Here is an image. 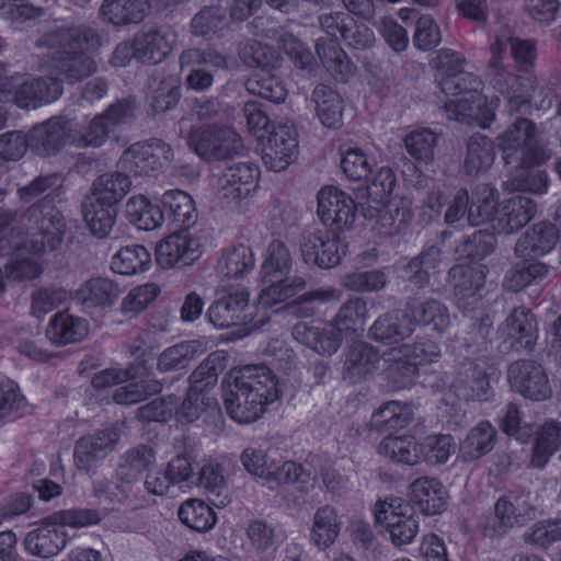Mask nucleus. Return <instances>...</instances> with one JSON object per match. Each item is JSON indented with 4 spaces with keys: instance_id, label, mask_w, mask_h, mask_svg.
Returning <instances> with one entry per match:
<instances>
[{
    "instance_id": "nucleus-1",
    "label": "nucleus",
    "mask_w": 561,
    "mask_h": 561,
    "mask_svg": "<svg viewBox=\"0 0 561 561\" xmlns=\"http://www.w3.org/2000/svg\"><path fill=\"white\" fill-rule=\"evenodd\" d=\"M103 45L99 31L85 24L44 33L38 48H46L56 71L69 83H76L96 71L92 54Z\"/></svg>"
},
{
    "instance_id": "nucleus-2",
    "label": "nucleus",
    "mask_w": 561,
    "mask_h": 561,
    "mask_svg": "<svg viewBox=\"0 0 561 561\" xmlns=\"http://www.w3.org/2000/svg\"><path fill=\"white\" fill-rule=\"evenodd\" d=\"M497 145L506 164L517 163L520 179L507 182V188L514 191L545 193L548 176L545 172H529L527 169L539 165L551 158L550 150L536 144V125L519 117L497 136Z\"/></svg>"
},
{
    "instance_id": "nucleus-3",
    "label": "nucleus",
    "mask_w": 561,
    "mask_h": 561,
    "mask_svg": "<svg viewBox=\"0 0 561 561\" xmlns=\"http://www.w3.org/2000/svg\"><path fill=\"white\" fill-rule=\"evenodd\" d=\"M11 228L23 237L15 248H24L33 254L54 251L62 241L66 224L62 214L50 204L49 197L41 198L18 214L0 211V231Z\"/></svg>"
},
{
    "instance_id": "nucleus-4",
    "label": "nucleus",
    "mask_w": 561,
    "mask_h": 561,
    "mask_svg": "<svg viewBox=\"0 0 561 561\" xmlns=\"http://www.w3.org/2000/svg\"><path fill=\"white\" fill-rule=\"evenodd\" d=\"M224 394L227 413L238 423H252L265 412L267 404L279 398L275 375L264 365L240 368Z\"/></svg>"
},
{
    "instance_id": "nucleus-5",
    "label": "nucleus",
    "mask_w": 561,
    "mask_h": 561,
    "mask_svg": "<svg viewBox=\"0 0 561 561\" xmlns=\"http://www.w3.org/2000/svg\"><path fill=\"white\" fill-rule=\"evenodd\" d=\"M181 70L188 68L184 84L195 92L209 90L215 81L214 71L228 70L229 59L211 45L190 47L179 56Z\"/></svg>"
},
{
    "instance_id": "nucleus-6",
    "label": "nucleus",
    "mask_w": 561,
    "mask_h": 561,
    "mask_svg": "<svg viewBox=\"0 0 561 561\" xmlns=\"http://www.w3.org/2000/svg\"><path fill=\"white\" fill-rule=\"evenodd\" d=\"M535 506L529 492H510L494 505V514L488 516L482 531L485 537L501 538L516 526H523L534 517Z\"/></svg>"
},
{
    "instance_id": "nucleus-7",
    "label": "nucleus",
    "mask_w": 561,
    "mask_h": 561,
    "mask_svg": "<svg viewBox=\"0 0 561 561\" xmlns=\"http://www.w3.org/2000/svg\"><path fill=\"white\" fill-rule=\"evenodd\" d=\"M187 144L206 160L230 159L243 149L240 136L232 128L217 125L192 128Z\"/></svg>"
},
{
    "instance_id": "nucleus-8",
    "label": "nucleus",
    "mask_w": 561,
    "mask_h": 561,
    "mask_svg": "<svg viewBox=\"0 0 561 561\" xmlns=\"http://www.w3.org/2000/svg\"><path fill=\"white\" fill-rule=\"evenodd\" d=\"M497 335L501 351L533 353L539 336L537 318L529 308L515 307L499 325Z\"/></svg>"
},
{
    "instance_id": "nucleus-9",
    "label": "nucleus",
    "mask_w": 561,
    "mask_h": 561,
    "mask_svg": "<svg viewBox=\"0 0 561 561\" xmlns=\"http://www.w3.org/2000/svg\"><path fill=\"white\" fill-rule=\"evenodd\" d=\"M173 160V150L161 139L152 138L136 142L126 149L119 159L124 172L135 175H153Z\"/></svg>"
},
{
    "instance_id": "nucleus-10",
    "label": "nucleus",
    "mask_w": 561,
    "mask_h": 561,
    "mask_svg": "<svg viewBox=\"0 0 561 561\" xmlns=\"http://www.w3.org/2000/svg\"><path fill=\"white\" fill-rule=\"evenodd\" d=\"M511 388L526 399L545 401L552 396L549 377L543 366L533 359H518L507 369Z\"/></svg>"
},
{
    "instance_id": "nucleus-11",
    "label": "nucleus",
    "mask_w": 561,
    "mask_h": 561,
    "mask_svg": "<svg viewBox=\"0 0 561 561\" xmlns=\"http://www.w3.org/2000/svg\"><path fill=\"white\" fill-rule=\"evenodd\" d=\"M347 247L329 231H312L305 233L300 241V252L304 262L320 268H332L340 264L346 255Z\"/></svg>"
},
{
    "instance_id": "nucleus-12",
    "label": "nucleus",
    "mask_w": 561,
    "mask_h": 561,
    "mask_svg": "<svg viewBox=\"0 0 561 561\" xmlns=\"http://www.w3.org/2000/svg\"><path fill=\"white\" fill-rule=\"evenodd\" d=\"M75 121L58 116L33 127L28 134L30 148L39 156L58 152L66 144L76 146Z\"/></svg>"
},
{
    "instance_id": "nucleus-13",
    "label": "nucleus",
    "mask_w": 561,
    "mask_h": 561,
    "mask_svg": "<svg viewBox=\"0 0 561 561\" xmlns=\"http://www.w3.org/2000/svg\"><path fill=\"white\" fill-rule=\"evenodd\" d=\"M154 463L156 453L146 444L131 447L119 457L116 468V489L121 492L118 501L128 497L131 484L139 481L145 472L148 473Z\"/></svg>"
},
{
    "instance_id": "nucleus-14",
    "label": "nucleus",
    "mask_w": 561,
    "mask_h": 561,
    "mask_svg": "<svg viewBox=\"0 0 561 561\" xmlns=\"http://www.w3.org/2000/svg\"><path fill=\"white\" fill-rule=\"evenodd\" d=\"M298 153V133L293 124L274 127L263 150V161L275 172L285 170Z\"/></svg>"
},
{
    "instance_id": "nucleus-15",
    "label": "nucleus",
    "mask_w": 561,
    "mask_h": 561,
    "mask_svg": "<svg viewBox=\"0 0 561 561\" xmlns=\"http://www.w3.org/2000/svg\"><path fill=\"white\" fill-rule=\"evenodd\" d=\"M119 440L116 428H105L81 437L75 447V461L80 470L90 471L112 453Z\"/></svg>"
},
{
    "instance_id": "nucleus-16",
    "label": "nucleus",
    "mask_w": 561,
    "mask_h": 561,
    "mask_svg": "<svg viewBox=\"0 0 561 561\" xmlns=\"http://www.w3.org/2000/svg\"><path fill=\"white\" fill-rule=\"evenodd\" d=\"M249 293L245 288H233L215 300L207 310L209 322L218 329H227L247 321Z\"/></svg>"
},
{
    "instance_id": "nucleus-17",
    "label": "nucleus",
    "mask_w": 561,
    "mask_h": 561,
    "mask_svg": "<svg viewBox=\"0 0 561 561\" xmlns=\"http://www.w3.org/2000/svg\"><path fill=\"white\" fill-rule=\"evenodd\" d=\"M198 255L197 242L183 230L170 234L156 248V260L162 268L190 265Z\"/></svg>"
},
{
    "instance_id": "nucleus-18",
    "label": "nucleus",
    "mask_w": 561,
    "mask_h": 561,
    "mask_svg": "<svg viewBox=\"0 0 561 561\" xmlns=\"http://www.w3.org/2000/svg\"><path fill=\"white\" fill-rule=\"evenodd\" d=\"M537 204L527 195H515L504 201L496 210L494 228L505 234L520 230L535 216Z\"/></svg>"
},
{
    "instance_id": "nucleus-19",
    "label": "nucleus",
    "mask_w": 561,
    "mask_h": 561,
    "mask_svg": "<svg viewBox=\"0 0 561 561\" xmlns=\"http://www.w3.org/2000/svg\"><path fill=\"white\" fill-rule=\"evenodd\" d=\"M456 394L466 401H488L492 388L484 367L468 360L460 364L453 382Z\"/></svg>"
},
{
    "instance_id": "nucleus-20",
    "label": "nucleus",
    "mask_w": 561,
    "mask_h": 561,
    "mask_svg": "<svg viewBox=\"0 0 561 561\" xmlns=\"http://www.w3.org/2000/svg\"><path fill=\"white\" fill-rule=\"evenodd\" d=\"M405 309L413 330L416 325H422L442 334L450 325L448 308L435 298L410 297L405 302Z\"/></svg>"
},
{
    "instance_id": "nucleus-21",
    "label": "nucleus",
    "mask_w": 561,
    "mask_h": 561,
    "mask_svg": "<svg viewBox=\"0 0 561 561\" xmlns=\"http://www.w3.org/2000/svg\"><path fill=\"white\" fill-rule=\"evenodd\" d=\"M257 175L259 169L252 163H233L219 176L218 190L224 198L239 202L254 190Z\"/></svg>"
},
{
    "instance_id": "nucleus-22",
    "label": "nucleus",
    "mask_w": 561,
    "mask_h": 561,
    "mask_svg": "<svg viewBox=\"0 0 561 561\" xmlns=\"http://www.w3.org/2000/svg\"><path fill=\"white\" fill-rule=\"evenodd\" d=\"M67 540V534L61 526L43 523L26 534L23 545L28 554L49 559L57 556L66 547Z\"/></svg>"
},
{
    "instance_id": "nucleus-23",
    "label": "nucleus",
    "mask_w": 561,
    "mask_h": 561,
    "mask_svg": "<svg viewBox=\"0 0 561 561\" xmlns=\"http://www.w3.org/2000/svg\"><path fill=\"white\" fill-rule=\"evenodd\" d=\"M410 503L426 516L442 513L447 505V491L436 478L421 477L410 484Z\"/></svg>"
},
{
    "instance_id": "nucleus-24",
    "label": "nucleus",
    "mask_w": 561,
    "mask_h": 561,
    "mask_svg": "<svg viewBox=\"0 0 561 561\" xmlns=\"http://www.w3.org/2000/svg\"><path fill=\"white\" fill-rule=\"evenodd\" d=\"M559 239V229L553 224L538 222L518 238L514 252L525 260L542 256L556 247Z\"/></svg>"
},
{
    "instance_id": "nucleus-25",
    "label": "nucleus",
    "mask_w": 561,
    "mask_h": 561,
    "mask_svg": "<svg viewBox=\"0 0 561 561\" xmlns=\"http://www.w3.org/2000/svg\"><path fill=\"white\" fill-rule=\"evenodd\" d=\"M293 335L320 355L328 356L340 348L343 340L342 332L333 323L323 327L297 323L293 329Z\"/></svg>"
},
{
    "instance_id": "nucleus-26",
    "label": "nucleus",
    "mask_w": 561,
    "mask_h": 561,
    "mask_svg": "<svg viewBox=\"0 0 561 561\" xmlns=\"http://www.w3.org/2000/svg\"><path fill=\"white\" fill-rule=\"evenodd\" d=\"M380 356L375 347L364 342L352 344L346 353L343 378L357 383L370 376L378 367Z\"/></svg>"
},
{
    "instance_id": "nucleus-27",
    "label": "nucleus",
    "mask_w": 561,
    "mask_h": 561,
    "mask_svg": "<svg viewBox=\"0 0 561 561\" xmlns=\"http://www.w3.org/2000/svg\"><path fill=\"white\" fill-rule=\"evenodd\" d=\"M341 527L337 511L329 504L320 506L312 516L309 540L318 550L324 551L336 541Z\"/></svg>"
},
{
    "instance_id": "nucleus-28",
    "label": "nucleus",
    "mask_w": 561,
    "mask_h": 561,
    "mask_svg": "<svg viewBox=\"0 0 561 561\" xmlns=\"http://www.w3.org/2000/svg\"><path fill=\"white\" fill-rule=\"evenodd\" d=\"M413 332L412 322L404 308L380 316L371 325L369 336L382 343H397Z\"/></svg>"
},
{
    "instance_id": "nucleus-29",
    "label": "nucleus",
    "mask_w": 561,
    "mask_h": 561,
    "mask_svg": "<svg viewBox=\"0 0 561 561\" xmlns=\"http://www.w3.org/2000/svg\"><path fill=\"white\" fill-rule=\"evenodd\" d=\"M368 219L376 218L374 230L381 237H392L403 232L412 220V213L405 207L396 204L380 208L369 206L364 211Z\"/></svg>"
},
{
    "instance_id": "nucleus-30",
    "label": "nucleus",
    "mask_w": 561,
    "mask_h": 561,
    "mask_svg": "<svg viewBox=\"0 0 561 561\" xmlns=\"http://www.w3.org/2000/svg\"><path fill=\"white\" fill-rule=\"evenodd\" d=\"M89 333L85 319L67 311L57 312L49 321L46 336L57 345H66L82 341Z\"/></svg>"
},
{
    "instance_id": "nucleus-31",
    "label": "nucleus",
    "mask_w": 561,
    "mask_h": 561,
    "mask_svg": "<svg viewBox=\"0 0 561 561\" xmlns=\"http://www.w3.org/2000/svg\"><path fill=\"white\" fill-rule=\"evenodd\" d=\"M440 262L442 250L438 247L430 245L425 248L403 265L402 273L405 282L419 289L426 287Z\"/></svg>"
},
{
    "instance_id": "nucleus-32",
    "label": "nucleus",
    "mask_w": 561,
    "mask_h": 561,
    "mask_svg": "<svg viewBox=\"0 0 561 561\" xmlns=\"http://www.w3.org/2000/svg\"><path fill=\"white\" fill-rule=\"evenodd\" d=\"M170 51L171 44L161 28L141 30L134 37V55L141 62H161Z\"/></svg>"
},
{
    "instance_id": "nucleus-33",
    "label": "nucleus",
    "mask_w": 561,
    "mask_h": 561,
    "mask_svg": "<svg viewBox=\"0 0 561 561\" xmlns=\"http://www.w3.org/2000/svg\"><path fill=\"white\" fill-rule=\"evenodd\" d=\"M150 10V0H104L101 14L107 22L124 26L140 23Z\"/></svg>"
},
{
    "instance_id": "nucleus-34",
    "label": "nucleus",
    "mask_w": 561,
    "mask_h": 561,
    "mask_svg": "<svg viewBox=\"0 0 561 561\" xmlns=\"http://www.w3.org/2000/svg\"><path fill=\"white\" fill-rule=\"evenodd\" d=\"M117 284L105 277H94L84 282L76 291L77 301L85 309L105 308L119 296Z\"/></svg>"
},
{
    "instance_id": "nucleus-35",
    "label": "nucleus",
    "mask_w": 561,
    "mask_h": 561,
    "mask_svg": "<svg viewBox=\"0 0 561 561\" xmlns=\"http://www.w3.org/2000/svg\"><path fill=\"white\" fill-rule=\"evenodd\" d=\"M164 216L178 225L181 230L187 231L197 218L193 198L181 190L167 191L161 198Z\"/></svg>"
},
{
    "instance_id": "nucleus-36",
    "label": "nucleus",
    "mask_w": 561,
    "mask_h": 561,
    "mask_svg": "<svg viewBox=\"0 0 561 561\" xmlns=\"http://www.w3.org/2000/svg\"><path fill=\"white\" fill-rule=\"evenodd\" d=\"M317 54L327 71L337 81L345 82L354 72V65L335 41L319 39Z\"/></svg>"
},
{
    "instance_id": "nucleus-37",
    "label": "nucleus",
    "mask_w": 561,
    "mask_h": 561,
    "mask_svg": "<svg viewBox=\"0 0 561 561\" xmlns=\"http://www.w3.org/2000/svg\"><path fill=\"white\" fill-rule=\"evenodd\" d=\"M82 215L92 234L98 238L106 237L112 230L116 209L113 205H105V202L96 197L87 196L82 203Z\"/></svg>"
},
{
    "instance_id": "nucleus-38",
    "label": "nucleus",
    "mask_w": 561,
    "mask_h": 561,
    "mask_svg": "<svg viewBox=\"0 0 561 561\" xmlns=\"http://www.w3.org/2000/svg\"><path fill=\"white\" fill-rule=\"evenodd\" d=\"M495 151L492 139L484 135H472L467 142L463 168L467 174L477 175L486 171L494 161Z\"/></svg>"
},
{
    "instance_id": "nucleus-39",
    "label": "nucleus",
    "mask_w": 561,
    "mask_h": 561,
    "mask_svg": "<svg viewBox=\"0 0 561 561\" xmlns=\"http://www.w3.org/2000/svg\"><path fill=\"white\" fill-rule=\"evenodd\" d=\"M254 254L250 247L238 244L222 253L218 262V274L226 278H241L254 267Z\"/></svg>"
},
{
    "instance_id": "nucleus-40",
    "label": "nucleus",
    "mask_w": 561,
    "mask_h": 561,
    "mask_svg": "<svg viewBox=\"0 0 561 561\" xmlns=\"http://www.w3.org/2000/svg\"><path fill=\"white\" fill-rule=\"evenodd\" d=\"M128 220L141 230H153L161 226L164 213L158 205H153L144 195L130 197L126 203Z\"/></svg>"
},
{
    "instance_id": "nucleus-41",
    "label": "nucleus",
    "mask_w": 561,
    "mask_h": 561,
    "mask_svg": "<svg viewBox=\"0 0 561 561\" xmlns=\"http://www.w3.org/2000/svg\"><path fill=\"white\" fill-rule=\"evenodd\" d=\"M496 431L489 422H480L474 426L460 445V454L465 461L481 458L490 453L495 444Z\"/></svg>"
},
{
    "instance_id": "nucleus-42",
    "label": "nucleus",
    "mask_w": 561,
    "mask_h": 561,
    "mask_svg": "<svg viewBox=\"0 0 561 561\" xmlns=\"http://www.w3.org/2000/svg\"><path fill=\"white\" fill-rule=\"evenodd\" d=\"M131 182L123 172L106 173L99 176L94 183L90 197L105 202V205L115 206L129 192Z\"/></svg>"
},
{
    "instance_id": "nucleus-43",
    "label": "nucleus",
    "mask_w": 561,
    "mask_h": 561,
    "mask_svg": "<svg viewBox=\"0 0 561 561\" xmlns=\"http://www.w3.org/2000/svg\"><path fill=\"white\" fill-rule=\"evenodd\" d=\"M151 264L149 251L141 244H129L112 257L111 268L122 275H134L145 272Z\"/></svg>"
},
{
    "instance_id": "nucleus-44",
    "label": "nucleus",
    "mask_w": 561,
    "mask_h": 561,
    "mask_svg": "<svg viewBox=\"0 0 561 561\" xmlns=\"http://www.w3.org/2000/svg\"><path fill=\"white\" fill-rule=\"evenodd\" d=\"M550 272V266L542 262H530L516 265L507 271L503 287L510 291L518 293L527 286L541 283Z\"/></svg>"
},
{
    "instance_id": "nucleus-45",
    "label": "nucleus",
    "mask_w": 561,
    "mask_h": 561,
    "mask_svg": "<svg viewBox=\"0 0 561 561\" xmlns=\"http://www.w3.org/2000/svg\"><path fill=\"white\" fill-rule=\"evenodd\" d=\"M560 446L561 423L556 421L545 423L537 432L531 465L536 468H543Z\"/></svg>"
},
{
    "instance_id": "nucleus-46",
    "label": "nucleus",
    "mask_w": 561,
    "mask_h": 561,
    "mask_svg": "<svg viewBox=\"0 0 561 561\" xmlns=\"http://www.w3.org/2000/svg\"><path fill=\"white\" fill-rule=\"evenodd\" d=\"M378 453L398 463L413 466L420 460L419 445L412 436H387Z\"/></svg>"
},
{
    "instance_id": "nucleus-47",
    "label": "nucleus",
    "mask_w": 561,
    "mask_h": 561,
    "mask_svg": "<svg viewBox=\"0 0 561 561\" xmlns=\"http://www.w3.org/2000/svg\"><path fill=\"white\" fill-rule=\"evenodd\" d=\"M316 112L327 127H337L342 119V100L331 88L320 84L312 92Z\"/></svg>"
},
{
    "instance_id": "nucleus-48",
    "label": "nucleus",
    "mask_w": 561,
    "mask_h": 561,
    "mask_svg": "<svg viewBox=\"0 0 561 561\" xmlns=\"http://www.w3.org/2000/svg\"><path fill=\"white\" fill-rule=\"evenodd\" d=\"M262 282L270 284L266 288L262 289L257 299L259 304L263 308H272L277 304L284 302L295 296L297 291L306 287V280L300 276H295L293 278L287 276L279 278L275 277V280Z\"/></svg>"
},
{
    "instance_id": "nucleus-49",
    "label": "nucleus",
    "mask_w": 561,
    "mask_h": 561,
    "mask_svg": "<svg viewBox=\"0 0 561 561\" xmlns=\"http://www.w3.org/2000/svg\"><path fill=\"white\" fill-rule=\"evenodd\" d=\"M291 266V255L287 247L279 240H273L265 253V259L261 266V280H275L279 277H286Z\"/></svg>"
},
{
    "instance_id": "nucleus-50",
    "label": "nucleus",
    "mask_w": 561,
    "mask_h": 561,
    "mask_svg": "<svg viewBox=\"0 0 561 561\" xmlns=\"http://www.w3.org/2000/svg\"><path fill=\"white\" fill-rule=\"evenodd\" d=\"M386 360L388 363L385 369L386 378L393 388H407L413 383L417 367L413 360L405 357L400 346L391 350Z\"/></svg>"
},
{
    "instance_id": "nucleus-51",
    "label": "nucleus",
    "mask_w": 561,
    "mask_h": 561,
    "mask_svg": "<svg viewBox=\"0 0 561 561\" xmlns=\"http://www.w3.org/2000/svg\"><path fill=\"white\" fill-rule=\"evenodd\" d=\"M151 106L157 113L173 108L180 99L179 79L174 76H160L150 79Z\"/></svg>"
},
{
    "instance_id": "nucleus-52",
    "label": "nucleus",
    "mask_w": 561,
    "mask_h": 561,
    "mask_svg": "<svg viewBox=\"0 0 561 561\" xmlns=\"http://www.w3.org/2000/svg\"><path fill=\"white\" fill-rule=\"evenodd\" d=\"M178 515L184 525L198 533L207 531L216 524L213 508L195 499L184 502L180 506Z\"/></svg>"
},
{
    "instance_id": "nucleus-53",
    "label": "nucleus",
    "mask_w": 561,
    "mask_h": 561,
    "mask_svg": "<svg viewBox=\"0 0 561 561\" xmlns=\"http://www.w3.org/2000/svg\"><path fill=\"white\" fill-rule=\"evenodd\" d=\"M495 237L492 232L485 230L474 231L466 237L457 247L456 254L459 260L476 262L483 260L494 250Z\"/></svg>"
},
{
    "instance_id": "nucleus-54",
    "label": "nucleus",
    "mask_w": 561,
    "mask_h": 561,
    "mask_svg": "<svg viewBox=\"0 0 561 561\" xmlns=\"http://www.w3.org/2000/svg\"><path fill=\"white\" fill-rule=\"evenodd\" d=\"M245 89L250 94L257 95L273 103L284 102L287 90L283 81L268 72L257 73L245 81Z\"/></svg>"
},
{
    "instance_id": "nucleus-55",
    "label": "nucleus",
    "mask_w": 561,
    "mask_h": 561,
    "mask_svg": "<svg viewBox=\"0 0 561 561\" xmlns=\"http://www.w3.org/2000/svg\"><path fill=\"white\" fill-rule=\"evenodd\" d=\"M226 26V12L220 5L204 7L191 21V30L195 36L210 37Z\"/></svg>"
},
{
    "instance_id": "nucleus-56",
    "label": "nucleus",
    "mask_w": 561,
    "mask_h": 561,
    "mask_svg": "<svg viewBox=\"0 0 561 561\" xmlns=\"http://www.w3.org/2000/svg\"><path fill=\"white\" fill-rule=\"evenodd\" d=\"M371 421L378 430L393 431L409 425L412 421V412L408 405L390 401L373 414Z\"/></svg>"
},
{
    "instance_id": "nucleus-57",
    "label": "nucleus",
    "mask_w": 561,
    "mask_h": 561,
    "mask_svg": "<svg viewBox=\"0 0 561 561\" xmlns=\"http://www.w3.org/2000/svg\"><path fill=\"white\" fill-rule=\"evenodd\" d=\"M455 451V440L447 434L427 436L419 446L420 458L430 465L446 463Z\"/></svg>"
},
{
    "instance_id": "nucleus-58",
    "label": "nucleus",
    "mask_w": 561,
    "mask_h": 561,
    "mask_svg": "<svg viewBox=\"0 0 561 561\" xmlns=\"http://www.w3.org/2000/svg\"><path fill=\"white\" fill-rule=\"evenodd\" d=\"M238 56L240 60L250 68L266 69L274 67L278 60V54L275 49L254 39L240 44Z\"/></svg>"
},
{
    "instance_id": "nucleus-59",
    "label": "nucleus",
    "mask_w": 561,
    "mask_h": 561,
    "mask_svg": "<svg viewBox=\"0 0 561 561\" xmlns=\"http://www.w3.org/2000/svg\"><path fill=\"white\" fill-rule=\"evenodd\" d=\"M244 534L250 547L257 553H265L276 548V529L264 519L249 520L244 527Z\"/></svg>"
},
{
    "instance_id": "nucleus-60",
    "label": "nucleus",
    "mask_w": 561,
    "mask_h": 561,
    "mask_svg": "<svg viewBox=\"0 0 561 561\" xmlns=\"http://www.w3.org/2000/svg\"><path fill=\"white\" fill-rule=\"evenodd\" d=\"M78 126L75 122L73 135L76 137V147L78 148L101 147L108 139L110 135L114 133L102 114L94 116L83 129H78Z\"/></svg>"
},
{
    "instance_id": "nucleus-61",
    "label": "nucleus",
    "mask_w": 561,
    "mask_h": 561,
    "mask_svg": "<svg viewBox=\"0 0 561 561\" xmlns=\"http://www.w3.org/2000/svg\"><path fill=\"white\" fill-rule=\"evenodd\" d=\"M404 145L412 158L420 162L428 163L434 158L437 136L428 128L417 129L404 138Z\"/></svg>"
},
{
    "instance_id": "nucleus-62",
    "label": "nucleus",
    "mask_w": 561,
    "mask_h": 561,
    "mask_svg": "<svg viewBox=\"0 0 561 561\" xmlns=\"http://www.w3.org/2000/svg\"><path fill=\"white\" fill-rule=\"evenodd\" d=\"M196 344L193 341L182 342L164 350L158 358L160 371H172L186 368L195 358Z\"/></svg>"
},
{
    "instance_id": "nucleus-63",
    "label": "nucleus",
    "mask_w": 561,
    "mask_h": 561,
    "mask_svg": "<svg viewBox=\"0 0 561 561\" xmlns=\"http://www.w3.org/2000/svg\"><path fill=\"white\" fill-rule=\"evenodd\" d=\"M367 312L366 301L359 297L351 298L342 305L334 318V325L341 332L363 329Z\"/></svg>"
},
{
    "instance_id": "nucleus-64",
    "label": "nucleus",
    "mask_w": 561,
    "mask_h": 561,
    "mask_svg": "<svg viewBox=\"0 0 561 561\" xmlns=\"http://www.w3.org/2000/svg\"><path fill=\"white\" fill-rule=\"evenodd\" d=\"M61 186V178L57 173L39 175L28 184L18 190L19 198L22 202L30 203L34 198L44 195L43 198L49 197L50 204L55 206L54 199L56 192Z\"/></svg>"
}]
</instances>
